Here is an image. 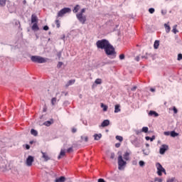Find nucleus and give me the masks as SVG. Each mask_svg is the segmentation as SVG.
I'll use <instances>...</instances> for the list:
<instances>
[{"label": "nucleus", "mask_w": 182, "mask_h": 182, "mask_svg": "<svg viewBox=\"0 0 182 182\" xmlns=\"http://www.w3.org/2000/svg\"><path fill=\"white\" fill-rule=\"evenodd\" d=\"M127 163L126 161L123 160V156L122 155H119L118 156V168L119 170H122L124 166H126Z\"/></svg>", "instance_id": "6"}, {"label": "nucleus", "mask_w": 182, "mask_h": 182, "mask_svg": "<svg viewBox=\"0 0 182 182\" xmlns=\"http://www.w3.org/2000/svg\"><path fill=\"white\" fill-rule=\"evenodd\" d=\"M175 179H176L175 178H171L168 179V180L166 181V182H174V180H175Z\"/></svg>", "instance_id": "43"}, {"label": "nucleus", "mask_w": 182, "mask_h": 182, "mask_svg": "<svg viewBox=\"0 0 182 182\" xmlns=\"http://www.w3.org/2000/svg\"><path fill=\"white\" fill-rule=\"evenodd\" d=\"M33 161H34L33 156H28L26 159V165L28 166V167H31V166H32V163H33Z\"/></svg>", "instance_id": "8"}, {"label": "nucleus", "mask_w": 182, "mask_h": 182, "mask_svg": "<svg viewBox=\"0 0 182 182\" xmlns=\"http://www.w3.org/2000/svg\"><path fill=\"white\" fill-rule=\"evenodd\" d=\"M154 181H158V182H163V179L160 178H154Z\"/></svg>", "instance_id": "38"}, {"label": "nucleus", "mask_w": 182, "mask_h": 182, "mask_svg": "<svg viewBox=\"0 0 182 182\" xmlns=\"http://www.w3.org/2000/svg\"><path fill=\"white\" fill-rule=\"evenodd\" d=\"M144 164H145L144 161H139V166L141 167H144Z\"/></svg>", "instance_id": "40"}, {"label": "nucleus", "mask_w": 182, "mask_h": 182, "mask_svg": "<svg viewBox=\"0 0 182 182\" xmlns=\"http://www.w3.org/2000/svg\"><path fill=\"white\" fill-rule=\"evenodd\" d=\"M81 140H82V141H89V137L82 136H81Z\"/></svg>", "instance_id": "33"}, {"label": "nucleus", "mask_w": 182, "mask_h": 182, "mask_svg": "<svg viewBox=\"0 0 182 182\" xmlns=\"http://www.w3.org/2000/svg\"><path fill=\"white\" fill-rule=\"evenodd\" d=\"M146 146L147 147H150V145H149V144H146Z\"/></svg>", "instance_id": "62"}, {"label": "nucleus", "mask_w": 182, "mask_h": 182, "mask_svg": "<svg viewBox=\"0 0 182 182\" xmlns=\"http://www.w3.org/2000/svg\"><path fill=\"white\" fill-rule=\"evenodd\" d=\"M164 27H165L166 33H168L170 31H171V28L167 23L164 24Z\"/></svg>", "instance_id": "21"}, {"label": "nucleus", "mask_w": 182, "mask_h": 182, "mask_svg": "<svg viewBox=\"0 0 182 182\" xmlns=\"http://www.w3.org/2000/svg\"><path fill=\"white\" fill-rule=\"evenodd\" d=\"M159 45H160L159 41H155L154 44V49H159Z\"/></svg>", "instance_id": "22"}, {"label": "nucleus", "mask_w": 182, "mask_h": 182, "mask_svg": "<svg viewBox=\"0 0 182 182\" xmlns=\"http://www.w3.org/2000/svg\"><path fill=\"white\" fill-rule=\"evenodd\" d=\"M171 137H177L178 136V133L176 132L175 131L171 132Z\"/></svg>", "instance_id": "26"}, {"label": "nucleus", "mask_w": 182, "mask_h": 182, "mask_svg": "<svg viewBox=\"0 0 182 182\" xmlns=\"http://www.w3.org/2000/svg\"><path fill=\"white\" fill-rule=\"evenodd\" d=\"M72 12V9L69 7H65L61 9L60 11H58L57 14V19L59 18H63V16L65 15V14H70Z\"/></svg>", "instance_id": "4"}, {"label": "nucleus", "mask_w": 182, "mask_h": 182, "mask_svg": "<svg viewBox=\"0 0 182 182\" xmlns=\"http://www.w3.org/2000/svg\"><path fill=\"white\" fill-rule=\"evenodd\" d=\"M172 32L175 34L178 32V31L177 30V25H174L173 26Z\"/></svg>", "instance_id": "27"}, {"label": "nucleus", "mask_w": 182, "mask_h": 182, "mask_svg": "<svg viewBox=\"0 0 182 182\" xmlns=\"http://www.w3.org/2000/svg\"><path fill=\"white\" fill-rule=\"evenodd\" d=\"M156 139L155 136H152V137H150V141H153Z\"/></svg>", "instance_id": "52"}, {"label": "nucleus", "mask_w": 182, "mask_h": 182, "mask_svg": "<svg viewBox=\"0 0 182 182\" xmlns=\"http://www.w3.org/2000/svg\"><path fill=\"white\" fill-rule=\"evenodd\" d=\"M42 154V159H44V161H49L50 160V158L49 157V155H48V153L43 152V151H41Z\"/></svg>", "instance_id": "9"}, {"label": "nucleus", "mask_w": 182, "mask_h": 182, "mask_svg": "<svg viewBox=\"0 0 182 182\" xmlns=\"http://www.w3.org/2000/svg\"><path fill=\"white\" fill-rule=\"evenodd\" d=\"M156 167L157 168V174L158 176H163V173L166 175L167 174V172H166V169L163 167V166L161 165L160 163L156 164Z\"/></svg>", "instance_id": "5"}, {"label": "nucleus", "mask_w": 182, "mask_h": 182, "mask_svg": "<svg viewBox=\"0 0 182 182\" xmlns=\"http://www.w3.org/2000/svg\"><path fill=\"white\" fill-rule=\"evenodd\" d=\"M55 22L57 28H60V21H59V19L56 18V20Z\"/></svg>", "instance_id": "31"}, {"label": "nucleus", "mask_w": 182, "mask_h": 182, "mask_svg": "<svg viewBox=\"0 0 182 182\" xmlns=\"http://www.w3.org/2000/svg\"><path fill=\"white\" fill-rule=\"evenodd\" d=\"M110 124V121L109 119H105L101 124L102 127H107Z\"/></svg>", "instance_id": "10"}, {"label": "nucleus", "mask_w": 182, "mask_h": 182, "mask_svg": "<svg viewBox=\"0 0 182 182\" xmlns=\"http://www.w3.org/2000/svg\"><path fill=\"white\" fill-rule=\"evenodd\" d=\"M143 153H144V154H145V156H149V153L146 152L145 150H143Z\"/></svg>", "instance_id": "57"}, {"label": "nucleus", "mask_w": 182, "mask_h": 182, "mask_svg": "<svg viewBox=\"0 0 182 182\" xmlns=\"http://www.w3.org/2000/svg\"><path fill=\"white\" fill-rule=\"evenodd\" d=\"M43 112H46V108H44V109H43Z\"/></svg>", "instance_id": "64"}, {"label": "nucleus", "mask_w": 182, "mask_h": 182, "mask_svg": "<svg viewBox=\"0 0 182 182\" xmlns=\"http://www.w3.org/2000/svg\"><path fill=\"white\" fill-rule=\"evenodd\" d=\"M80 9V6L77 4L75 5V6L74 7V9H73V12L74 14H77V12H79V10Z\"/></svg>", "instance_id": "13"}, {"label": "nucleus", "mask_w": 182, "mask_h": 182, "mask_svg": "<svg viewBox=\"0 0 182 182\" xmlns=\"http://www.w3.org/2000/svg\"><path fill=\"white\" fill-rule=\"evenodd\" d=\"M110 159H112V160L114 159V153H111Z\"/></svg>", "instance_id": "49"}, {"label": "nucleus", "mask_w": 182, "mask_h": 182, "mask_svg": "<svg viewBox=\"0 0 182 182\" xmlns=\"http://www.w3.org/2000/svg\"><path fill=\"white\" fill-rule=\"evenodd\" d=\"M75 82H76L75 80H70L65 85L66 87H69V86H71V85H74Z\"/></svg>", "instance_id": "17"}, {"label": "nucleus", "mask_w": 182, "mask_h": 182, "mask_svg": "<svg viewBox=\"0 0 182 182\" xmlns=\"http://www.w3.org/2000/svg\"><path fill=\"white\" fill-rule=\"evenodd\" d=\"M54 121L53 119H51L50 121H46L43 123L44 126H46L47 127H49L51 124H53Z\"/></svg>", "instance_id": "12"}, {"label": "nucleus", "mask_w": 182, "mask_h": 182, "mask_svg": "<svg viewBox=\"0 0 182 182\" xmlns=\"http://www.w3.org/2000/svg\"><path fill=\"white\" fill-rule=\"evenodd\" d=\"M167 150H168V146H167L166 144H163L159 149V153H160V154H164V153H166V151H167Z\"/></svg>", "instance_id": "7"}, {"label": "nucleus", "mask_w": 182, "mask_h": 182, "mask_svg": "<svg viewBox=\"0 0 182 182\" xmlns=\"http://www.w3.org/2000/svg\"><path fill=\"white\" fill-rule=\"evenodd\" d=\"M140 133H141V131H139V130L136 131V134H137V136H139Z\"/></svg>", "instance_id": "55"}, {"label": "nucleus", "mask_w": 182, "mask_h": 182, "mask_svg": "<svg viewBox=\"0 0 182 182\" xmlns=\"http://www.w3.org/2000/svg\"><path fill=\"white\" fill-rule=\"evenodd\" d=\"M86 12V9H82L80 13L76 14L77 19L82 23L85 25L86 23V16H84L83 14Z\"/></svg>", "instance_id": "2"}, {"label": "nucleus", "mask_w": 182, "mask_h": 182, "mask_svg": "<svg viewBox=\"0 0 182 182\" xmlns=\"http://www.w3.org/2000/svg\"><path fill=\"white\" fill-rule=\"evenodd\" d=\"M73 151V147H70L67 149V153H72Z\"/></svg>", "instance_id": "37"}, {"label": "nucleus", "mask_w": 182, "mask_h": 182, "mask_svg": "<svg viewBox=\"0 0 182 182\" xmlns=\"http://www.w3.org/2000/svg\"><path fill=\"white\" fill-rule=\"evenodd\" d=\"M96 45L98 49H104L106 55L111 56V59L116 58L114 47L109 43V41L106 39L99 40L97 41Z\"/></svg>", "instance_id": "1"}, {"label": "nucleus", "mask_w": 182, "mask_h": 182, "mask_svg": "<svg viewBox=\"0 0 182 182\" xmlns=\"http://www.w3.org/2000/svg\"><path fill=\"white\" fill-rule=\"evenodd\" d=\"M150 91H151V92H156V89H154V88H151V89H150Z\"/></svg>", "instance_id": "59"}, {"label": "nucleus", "mask_w": 182, "mask_h": 182, "mask_svg": "<svg viewBox=\"0 0 182 182\" xmlns=\"http://www.w3.org/2000/svg\"><path fill=\"white\" fill-rule=\"evenodd\" d=\"M120 109V105H116L114 107V113H119V112H121Z\"/></svg>", "instance_id": "18"}, {"label": "nucleus", "mask_w": 182, "mask_h": 182, "mask_svg": "<svg viewBox=\"0 0 182 182\" xmlns=\"http://www.w3.org/2000/svg\"><path fill=\"white\" fill-rule=\"evenodd\" d=\"M119 59L120 60H123V59H124V54L119 55Z\"/></svg>", "instance_id": "44"}, {"label": "nucleus", "mask_w": 182, "mask_h": 182, "mask_svg": "<svg viewBox=\"0 0 182 182\" xmlns=\"http://www.w3.org/2000/svg\"><path fill=\"white\" fill-rule=\"evenodd\" d=\"M76 132H77V129H76L75 128L72 129V133H76Z\"/></svg>", "instance_id": "51"}, {"label": "nucleus", "mask_w": 182, "mask_h": 182, "mask_svg": "<svg viewBox=\"0 0 182 182\" xmlns=\"http://www.w3.org/2000/svg\"><path fill=\"white\" fill-rule=\"evenodd\" d=\"M26 150H29L31 149V146L28 144L26 145Z\"/></svg>", "instance_id": "54"}, {"label": "nucleus", "mask_w": 182, "mask_h": 182, "mask_svg": "<svg viewBox=\"0 0 182 182\" xmlns=\"http://www.w3.org/2000/svg\"><path fill=\"white\" fill-rule=\"evenodd\" d=\"M31 60L34 63H46V62H48V58L39 55H32L31 57Z\"/></svg>", "instance_id": "3"}, {"label": "nucleus", "mask_w": 182, "mask_h": 182, "mask_svg": "<svg viewBox=\"0 0 182 182\" xmlns=\"http://www.w3.org/2000/svg\"><path fill=\"white\" fill-rule=\"evenodd\" d=\"M97 182H106L103 178H99Z\"/></svg>", "instance_id": "50"}, {"label": "nucleus", "mask_w": 182, "mask_h": 182, "mask_svg": "<svg viewBox=\"0 0 182 182\" xmlns=\"http://www.w3.org/2000/svg\"><path fill=\"white\" fill-rule=\"evenodd\" d=\"M62 66H63V62H58V65H57V68L58 69H60V68H62Z\"/></svg>", "instance_id": "36"}, {"label": "nucleus", "mask_w": 182, "mask_h": 182, "mask_svg": "<svg viewBox=\"0 0 182 182\" xmlns=\"http://www.w3.org/2000/svg\"><path fill=\"white\" fill-rule=\"evenodd\" d=\"M31 23H38V16L35 14L31 16Z\"/></svg>", "instance_id": "11"}, {"label": "nucleus", "mask_w": 182, "mask_h": 182, "mask_svg": "<svg viewBox=\"0 0 182 182\" xmlns=\"http://www.w3.org/2000/svg\"><path fill=\"white\" fill-rule=\"evenodd\" d=\"M43 31H49V26H45L43 27Z\"/></svg>", "instance_id": "45"}, {"label": "nucleus", "mask_w": 182, "mask_h": 182, "mask_svg": "<svg viewBox=\"0 0 182 182\" xmlns=\"http://www.w3.org/2000/svg\"><path fill=\"white\" fill-rule=\"evenodd\" d=\"M31 134L33 135V136H38V131L35 130L34 129H32L31 130Z\"/></svg>", "instance_id": "25"}, {"label": "nucleus", "mask_w": 182, "mask_h": 182, "mask_svg": "<svg viewBox=\"0 0 182 182\" xmlns=\"http://www.w3.org/2000/svg\"><path fill=\"white\" fill-rule=\"evenodd\" d=\"M173 110L175 114H177V113H178V110L177 109V108H176V107H173Z\"/></svg>", "instance_id": "39"}, {"label": "nucleus", "mask_w": 182, "mask_h": 182, "mask_svg": "<svg viewBox=\"0 0 182 182\" xmlns=\"http://www.w3.org/2000/svg\"><path fill=\"white\" fill-rule=\"evenodd\" d=\"M120 146H121L120 143L115 144V147H117V149H119V147H120Z\"/></svg>", "instance_id": "47"}, {"label": "nucleus", "mask_w": 182, "mask_h": 182, "mask_svg": "<svg viewBox=\"0 0 182 182\" xmlns=\"http://www.w3.org/2000/svg\"><path fill=\"white\" fill-rule=\"evenodd\" d=\"M94 139L95 140H100L102 139V134H95Z\"/></svg>", "instance_id": "19"}, {"label": "nucleus", "mask_w": 182, "mask_h": 182, "mask_svg": "<svg viewBox=\"0 0 182 182\" xmlns=\"http://www.w3.org/2000/svg\"><path fill=\"white\" fill-rule=\"evenodd\" d=\"M147 56L146 55H142L141 56V59H147Z\"/></svg>", "instance_id": "58"}, {"label": "nucleus", "mask_w": 182, "mask_h": 182, "mask_svg": "<svg viewBox=\"0 0 182 182\" xmlns=\"http://www.w3.org/2000/svg\"><path fill=\"white\" fill-rule=\"evenodd\" d=\"M57 56H58V59H60V58L62 57V52H58L57 53Z\"/></svg>", "instance_id": "42"}, {"label": "nucleus", "mask_w": 182, "mask_h": 182, "mask_svg": "<svg viewBox=\"0 0 182 182\" xmlns=\"http://www.w3.org/2000/svg\"><path fill=\"white\" fill-rule=\"evenodd\" d=\"M56 100H57L56 97H53L51 99V104L53 106H55V105H56Z\"/></svg>", "instance_id": "32"}, {"label": "nucleus", "mask_w": 182, "mask_h": 182, "mask_svg": "<svg viewBox=\"0 0 182 182\" xmlns=\"http://www.w3.org/2000/svg\"><path fill=\"white\" fill-rule=\"evenodd\" d=\"M182 59V54H178V60H181Z\"/></svg>", "instance_id": "46"}, {"label": "nucleus", "mask_w": 182, "mask_h": 182, "mask_svg": "<svg viewBox=\"0 0 182 182\" xmlns=\"http://www.w3.org/2000/svg\"><path fill=\"white\" fill-rule=\"evenodd\" d=\"M101 107L103 109V112H107V105L101 103Z\"/></svg>", "instance_id": "24"}, {"label": "nucleus", "mask_w": 182, "mask_h": 182, "mask_svg": "<svg viewBox=\"0 0 182 182\" xmlns=\"http://www.w3.org/2000/svg\"><path fill=\"white\" fill-rule=\"evenodd\" d=\"M141 132H143L144 133H147V132H149V127H144L141 129Z\"/></svg>", "instance_id": "34"}, {"label": "nucleus", "mask_w": 182, "mask_h": 182, "mask_svg": "<svg viewBox=\"0 0 182 182\" xmlns=\"http://www.w3.org/2000/svg\"><path fill=\"white\" fill-rule=\"evenodd\" d=\"M6 5V0H0V6L4 8Z\"/></svg>", "instance_id": "23"}, {"label": "nucleus", "mask_w": 182, "mask_h": 182, "mask_svg": "<svg viewBox=\"0 0 182 182\" xmlns=\"http://www.w3.org/2000/svg\"><path fill=\"white\" fill-rule=\"evenodd\" d=\"M132 144H134L135 147H140V143H139L137 139H135L134 141H132Z\"/></svg>", "instance_id": "20"}, {"label": "nucleus", "mask_w": 182, "mask_h": 182, "mask_svg": "<svg viewBox=\"0 0 182 182\" xmlns=\"http://www.w3.org/2000/svg\"><path fill=\"white\" fill-rule=\"evenodd\" d=\"M136 89H137V87L136 86H134L132 88H131V90L132 92H134L136 90Z\"/></svg>", "instance_id": "48"}, {"label": "nucleus", "mask_w": 182, "mask_h": 182, "mask_svg": "<svg viewBox=\"0 0 182 182\" xmlns=\"http://www.w3.org/2000/svg\"><path fill=\"white\" fill-rule=\"evenodd\" d=\"M33 144V141H30V144Z\"/></svg>", "instance_id": "63"}, {"label": "nucleus", "mask_w": 182, "mask_h": 182, "mask_svg": "<svg viewBox=\"0 0 182 182\" xmlns=\"http://www.w3.org/2000/svg\"><path fill=\"white\" fill-rule=\"evenodd\" d=\"M145 139L146 140H150V136H146Z\"/></svg>", "instance_id": "60"}, {"label": "nucleus", "mask_w": 182, "mask_h": 182, "mask_svg": "<svg viewBox=\"0 0 182 182\" xmlns=\"http://www.w3.org/2000/svg\"><path fill=\"white\" fill-rule=\"evenodd\" d=\"M149 14H154V8H150L149 9Z\"/></svg>", "instance_id": "41"}, {"label": "nucleus", "mask_w": 182, "mask_h": 182, "mask_svg": "<svg viewBox=\"0 0 182 182\" xmlns=\"http://www.w3.org/2000/svg\"><path fill=\"white\" fill-rule=\"evenodd\" d=\"M149 116H154V117H159V113L155 111H150L149 112Z\"/></svg>", "instance_id": "14"}, {"label": "nucleus", "mask_w": 182, "mask_h": 182, "mask_svg": "<svg viewBox=\"0 0 182 182\" xmlns=\"http://www.w3.org/2000/svg\"><path fill=\"white\" fill-rule=\"evenodd\" d=\"M65 150H61L60 152V155L58 156V159H60V156H65Z\"/></svg>", "instance_id": "35"}, {"label": "nucleus", "mask_w": 182, "mask_h": 182, "mask_svg": "<svg viewBox=\"0 0 182 182\" xmlns=\"http://www.w3.org/2000/svg\"><path fill=\"white\" fill-rule=\"evenodd\" d=\"M164 134H165V136H170V132H164Z\"/></svg>", "instance_id": "56"}, {"label": "nucleus", "mask_w": 182, "mask_h": 182, "mask_svg": "<svg viewBox=\"0 0 182 182\" xmlns=\"http://www.w3.org/2000/svg\"><path fill=\"white\" fill-rule=\"evenodd\" d=\"M23 4L24 5H26V0H23Z\"/></svg>", "instance_id": "61"}, {"label": "nucleus", "mask_w": 182, "mask_h": 182, "mask_svg": "<svg viewBox=\"0 0 182 182\" xmlns=\"http://www.w3.org/2000/svg\"><path fill=\"white\" fill-rule=\"evenodd\" d=\"M31 29L32 31H39V26H38V23H33Z\"/></svg>", "instance_id": "15"}, {"label": "nucleus", "mask_w": 182, "mask_h": 182, "mask_svg": "<svg viewBox=\"0 0 182 182\" xmlns=\"http://www.w3.org/2000/svg\"><path fill=\"white\" fill-rule=\"evenodd\" d=\"M115 139L120 142L123 141V136H122L117 135L115 136Z\"/></svg>", "instance_id": "30"}, {"label": "nucleus", "mask_w": 182, "mask_h": 182, "mask_svg": "<svg viewBox=\"0 0 182 182\" xmlns=\"http://www.w3.org/2000/svg\"><path fill=\"white\" fill-rule=\"evenodd\" d=\"M95 83L96 85H102V79L97 78L95 80Z\"/></svg>", "instance_id": "29"}, {"label": "nucleus", "mask_w": 182, "mask_h": 182, "mask_svg": "<svg viewBox=\"0 0 182 182\" xmlns=\"http://www.w3.org/2000/svg\"><path fill=\"white\" fill-rule=\"evenodd\" d=\"M130 154H129V152H126L124 154V160H126L127 161V160H129V156Z\"/></svg>", "instance_id": "28"}, {"label": "nucleus", "mask_w": 182, "mask_h": 182, "mask_svg": "<svg viewBox=\"0 0 182 182\" xmlns=\"http://www.w3.org/2000/svg\"><path fill=\"white\" fill-rule=\"evenodd\" d=\"M66 181V178L65 176H61L55 179V182H65Z\"/></svg>", "instance_id": "16"}, {"label": "nucleus", "mask_w": 182, "mask_h": 182, "mask_svg": "<svg viewBox=\"0 0 182 182\" xmlns=\"http://www.w3.org/2000/svg\"><path fill=\"white\" fill-rule=\"evenodd\" d=\"M135 60H136V62H139L140 60V57L139 56H136L135 58Z\"/></svg>", "instance_id": "53"}]
</instances>
